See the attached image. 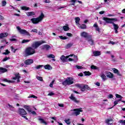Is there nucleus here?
I'll return each instance as SVG.
<instances>
[{
  "mask_svg": "<svg viewBox=\"0 0 125 125\" xmlns=\"http://www.w3.org/2000/svg\"><path fill=\"white\" fill-rule=\"evenodd\" d=\"M6 5V1H2V6H5Z\"/></svg>",
  "mask_w": 125,
  "mask_h": 125,
  "instance_id": "nucleus-52",
  "label": "nucleus"
},
{
  "mask_svg": "<svg viewBox=\"0 0 125 125\" xmlns=\"http://www.w3.org/2000/svg\"><path fill=\"white\" fill-rule=\"evenodd\" d=\"M8 36V33H2L0 34V39L1 40H2L3 38H6V37H7Z\"/></svg>",
  "mask_w": 125,
  "mask_h": 125,
  "instance_id": "nucleus-15",
  "label": "nucleus"
},
{
  "mask_svg": "<svg viewBox=\"0 0 125 125\" xmlns=\"http://www.w3.org/2000/svg\"><path fill=\"white\" fill-rule=\"evenodd\" d=\"M42 49H46V50H49L50 49V45L48 44L43 45L42 47Z\"/></svg>",
  "mask_w": 125,
  "mask_h": 125,
  "instance_id": "nucleus-17",
  "label": "nucleus"
},
{
  "mask_svg": "<svg viewBox=\"0 0 125 125\" xmlns=\"http://www.w3.org/2000/svg\"><path fill=\"white\" fill-rule=\"evenodd\" d=\"M17 29L18 31L21 35H24L25 36H30V33L25 29H22L20 27L17 26Z\"/></svg>",
  "mask_w": 125,
  "mask_h": 125,
  "instance_id": "nucleus-4",
  "label": "nucleus"
},
{
  "mask_svg": "<svg viewBox=\"0 0 125 125\" xmlns=\"http://www.w3.org/2000/svg\"><path fill=\"white\" fill-rule=\"evenodd\" d=\"M72 111H74V113L73 115H75L76 117L81 114V112H83V110H82V108H76L73 109Z\"/></svg>",
  "mask_w": 125,
  "mask_h": 125,
  "instance_id": "nucleus-6",
  "label": "nucleus"
},
{
  "mask_svg": "<svg viewBox=\"0 0 125 125\" xmlns=\"http://www.w3.org/2000/svg\"><path fill=\"white\" fill-rule=\"evenodd\" d=\"M100 77H101V78H102V79L103 80V81H106V75H105V74H104V72H102L101 73L100 75Z\"/></svg>",
  "mask_w": 125,
  "mask_h": 125,
  "instance_id": "nucleus-20",
  "label": "nucleus"
},
{
  "mask_svg": "<svg viewBox=\"0 0 125 125\" xmlns=\"http://www.w3.org/2000/svg\"><path fill=\"white\" fill-rule=\"evenodd\" d=\"M21 9L22 10H25L27 11V10H30V7L27 6H22L21 7Z\"/></svg>",
  "mask_w": 125,
  "mask_h": 125,
  "instance_id": "nucleus-28",
  "label": "nucleus"
},
{
  "mask_svg": "<svg viewBox=\"0 0 125 125\" xmlns=\"http://www.w3.org/2000/svg\"><path fill=\"white\" fill-rule=\"evenodd\" d=\"M19 113L21 116H22L23 118L24 119H26V120H28V118H27V117L25 116V115H27V112L25 110V109L23 108H20L19 110Z\"/></svg>",
  "mask_w": 125,
  "mask_h": 125,
  "instance_id": "nucleus-5",
  "label": "nucleus"
},
{
  "mask_svg": "<svg viewBox=\"0 0 125 125\" xmlns=\"http://www.w3.org/2000/svg\"><path fill=\"white\" fill-rule=\"evenodd\" d=\"M66 36H67L68 37H72L73 35L71 33H67L66 34Z\"/></svg>",
  "mask_w": 125,
  "mask_h": 125,
  "instance_id": "nucleus-56",
  "label": "nucleus"
},
{
  "mask_svg": "<svg viewBox=\"0 0 125 125\" xmlns=\"http://www.w3.org/2000/svg\"><path fill=\"white\" fill-rule=\"evenodd\" d=\"M24 108L25 109H26V110H27L28 111V112H29V113H31V109H30V106H29L27 105H24Z\"/></svg>",
  "mask_w": 125,
  "mask_h": 125,
  "instance_id": "nucleus-29",
  "label": "nucleus"
},
{
  "mask_svg": "<svg viewBox=\"0 0 125 125\" xmlns=\"http://www.w3.org/2000/svg\"><path fill=\"white\" fill-rule=\"evenodd\" d=\"M90 87L88 86V85L83 84L82 86V88L81 89V91H85V90H89Z\"/></svg>",
  "mask_w": 125,
  "mask_h": 125,
  "instance_id": "nucleus-9",
  "label": "nucleus"
},
{
  "mask_svg": "<svg viewBox=\"0 0 125 125\" xmlns=\"http://www.w3.org/2000/svg\"><path fill=\"white\" fill-rule=\"evenodd\" d=\"M112 20V22H114V21H118V19L117 18H111Z\"/></svg>",
  "mask_w": 125,
  "mask_h": 125,
  "instance_id": "nucleus-58",
  "label": "nucleus"
},
{
  "mask_svg": "<svg viewBox=\"0 0 125 125\" xmlns=\"http://www.w3.org/2000/svg\"><path fill=\"white\" fill-rule=\"evenodd\" d=\"M81 37H83V38H85V39H89V38H91V35H89L88 33L85 32H83L81 33Z\"/></svg>",
  "mask_w": 125,
  "mask_h": 125,
  "instance_id": "nucleus-7",
  "label": "nucleus"
},
{
  "mask_svg": "<svg viewBox=\"0 0 125 125\" xmlns=\"http://www.w3.org/2000/svg\"><path fill=\"white\" fill-rule=\"evenodd\" d=\"M76 67L78 69V70H80V69H83V66H80V65H76Z\"/></svg>",
  "mask_w": 125,
  "mask_h": 125,
  "instance_id": "nucleus-45",
  "label": "nucleus"
},
{
  "mask_svg": "<svg viewBox=\"0 0 125 125\" xmlns=\"http://www.w3.org/2000/svg\"><path fill=\"white\" fill-rule=\"evenodd\" d=\"M74 83V79L71 77L67 78L65 81H64L62 84L63 85H71Z\"/></svg>",
  "mask_w": 125,
  "mask_h": 125,
  "instance_id": "nucleus-3",
  "label": "nucleus"
},
{
  "mask_svg": "<svg viewBox=\"0 0 125 125\" xmlns=\"http://www.w3.org/2000/svg\"><path fill=\"white\" fill-rule=\"evenodd\" d=\"M44 2H45V3H49V2H50V1L49 0H45L44 1Z\"/></svg>",
  "mask_w": 125,
  "mask_h": 125,
  "instance_id": "nucleus-62",
  "label": "nucleus"
},
{
  "mask_svg": "<svg viewBox=\"0 0 125 125\" xmlns=\"http://www.w3.org/2000/svg\"><path fill=\"white\" fill-rule=\"evenodd\" d=\"M79 28H80V29H86V25L85 24H79L78 26Z\"/></svg>",
  "mask_w": 125,
  "mask_h": 125,
  "instance_id": "nucleus-27",
  "label": "nucleus"
},
{
  "mask_svg": "<svg viewBox=\"0 0 125 125\" xmlns=\"http://www.w3.org/2000/svg\"><path fill=\"white\" fill-rule=\"evenodd\" d=\"M105 13V12L104 11H102L99 12L100 14H104Z\"/></svg>",
  "mask_w": 125,
  "mask_h": 125,
  "instance_id": "nucleus-64",
  "label": "nucleus"
},
{
  "mask_svg": "<svg viewBox=\"0 0 125 125\" xmlns=\"http://www.w3.org/2000/svg\"><path fill=\"white\" fill-rule=\"evenodd\" d=\"M69 98H70V99L72 100V101H73L75 103H80V100H77V98H76V97H74V96L73 95V94H71L70 97H69Z\"/></svg>",
  "mask_w": 125,
  "mask_h": 125,
  "instance_id": "nucleus-11",
  "label": "nucleus"
},
{
  "mask_svg": "<svg viewBox=\"0 0 125 125\" xmlns=\"http://www.w3.org/2000/svg\"><path fill=\"white\" fill-rule=\"evenodd\" d=\"M63 29L64 31H69V30H70V28L66 25L63 26Z\"/></svg>",
  "mask_w": 125,
  "mask_h": 125,
  "instance_id": "nucleus-30",
  "label": "nucleus"
},
{
  "mask_svg": "<svg viewBox=\"0 0 125 125\" xmlns=\"http://www.w3.org/2000/svg\"><path fill=\"white\" fill-rule=\"evenodd\" d=\"M28 98H35L36 99H37V98H38V97H37L34 95H31L28 96Z\"/></svg>",
  "mask_w": 125,
  "mask_h": 125,
  "instance_id": "nucleus-42",
  "label": "nucleus"
},
{
  "mask_svg": "<svg viewBox=\"0 0 125 125\" xmlns=\"http://www.w3.org/2000/svg\"><path fill=\"white\" fill-rule=\"evenodd\" d=\"M83 74H84L85 76H90V75H91V73L89 71H84Z\"/></svg>",
  "mask_w": 125,
  "mask_h": 125,
  "instance_id": "nucleus-32",
  "label": "nucleus"
},
{
  "mask_svg": "<svg viewBox=\"0 0 125 125\" xmlns=\"http://www.w3.org/2000/svg\"><path fill=\"white\" fill-rule=\"evenodd\" d=\"M112 24L113 25V28L115 32V34H118V33H119V31H118V30L119 29V25L114 22Z\"/></svg>",
  "mask_w": 125,
  "mask_h": 125,
  "instance_id": "nucleus-12",
  "label": "nucleus"
},
{
  "mask_svg": "<svg viewBox=\"0 0 125 125\" xmlns=\"http://www.w3.org/2000/svg\"><path fill=\"white\" fill-rule=\"evenodd\" d=\"M103 20H104L107 24H113L114 22L112 20V18L104 17L103 18Z\"/></svg>",
  "mask_w": 125,
  "mask_h": 125,
  "instance_id": "nucleus-8",
  "label": "nucleus"
},
{
  "mask_svg": "<svg viewBox=\"0 0 125 125\" xmlns=\"http://www.w3.org/2000/svg\"><path fill=\"white\" fill-rule=\"evenodd\" d=\"M119 123H120L122 125H125V120H119Z\"/></svg>",
  "mask_w": 125,
  "mask_h": 125,
  "instance_id": "nucleus-37",
  "label": "nucleus"
},
{
  "mask_svg": "<svg viewBox=\"0 0 125 125\" xmlns=\"http://www.w3.org/2000/svg\"><path fill=\"white\" fill-rule=\"evenodd\" d=\"M10 42H16L17 40H16V39L13 38V39H10Z\"/></svg>",
  "mask_w": 125,
  "mask_h": 125,
  "instance_id": "nucleus-55",
  "label": "nucleus"
},
{
  "mask_svg": "<svg viewBox=\"0 0 125 125\" xmlns=\"http://www.w3.org/2000/svg\"><path fill=\"white\" fill-rule=\"evenodd\" d=\"M119 103V101H115L114 102L113 104H114L113 105V107H114V106H116V105H117V104H118Z\"/></svg>",
  "mask_w": 125,
  "mask_h": 125,
  "instance_id": "nucleus-53",
  "label": "nucleus"
},
{
  "mask_svg": "<svg viewBox=\"0 0 125 125\" xmlns=\"http://www.w3.org/2000/svg\"><path fill=\"white\" fill-rule=\"evenodd\" d=\"M93 54H94V56H99L101 55V53L98 51H94L93 52Z\"/></svg>",
  "mask_w": 125,
  "mask_h": 125,
  "instance_id": "nucleus-22",
  "label": "nucleus"
},
{
  "mask_svg": "<svg viewBox=\"0 0 125 125\" xmlns=\"http://www.w3.org/2000/svg\"><path fill=\"white\" fill-rule=\"evenodd\" d=\"M77 87H79V88H81V90H82V88L83 87V84H77L76 85Z\"/></svg>",
  "mask_w": 125,
  "mask_h": 125,
  "instance_id": "nucleus-36",
  "label": "nucleus"
},
{
  "mask_svg": "<svg viewBox=\"0 0 125 125\" xmlns=\"http://www.w3.org/2000/svg\"><path fill=\"white\" fill-rule=\"evenodd\" d=\"M9 59H10V58H9V57L7 58V57H6L4 58V59H3L2 60V61L4 62L5 61H7V60H8Z\"/></svg>",
  "mask_w": 125,
  "mask_h": 125,
  "instance_id": "nucleus-47",
  "label": "nucleus"
},
{
  "mask_svg": "<svg viewBox=\"0 0 125 125\" xmlns=\"http://www.w3.org/2000/svg\"><path fill=\"white\" fill-rule=\"evenodd\" d=\"M15 77L17 79H20V78H21V76H20L19 73H17L15 74Z\"/></svg>",
  "mask_w": 125,
  "mask_h": 125,
  "instance_id": "nucleus-46",
  "label": "nucleus"
},
{
  "mask_svg": "<svg viewBox=\"0 0 125 125\" xmlns=\"http://www.w3.org/2000/svg\"><path fill=\"white\" fill-rule=\"evenodd\" d=\"M88 42L91 45H94V41L91 38H89L87 39Z\"/></svg>",
  "mask_w": 125,
  "mask_h": 125,
  "instance_id": "nucleus-19",
  "label": "nucleus"
},
{
  "mask_svg": "<svg viewBox=\"0 0 125 125\" xmlns=\"http://www.w3.org/2000/svg\"><path fill=\"white\" fill-rule=\"evenodd\" d=\"M75 23H76V25H79L81 19H80L79 17H76L75 18Z\"/></svg>",
  "mask_w": 125,
  "mask_h": 125,
  "instance_id": "nucleus-23",
  "label": "nucleus"
},
{
  "mask_svg": "<svg viewBox=\"0 0 125 125\" xmlns=\"http://www.w3.org/2000/svg\"><path fill=\"white\" fill-rule=\"evenodd\" d=\"M34 63V61L33 59H27L24 61V64L25 65H31Z\"/></svg>",
  "mask_w": 125,
  "mask_h": 125,
  "instance_id": "nucleus-10",
  "label": "nucleus"
},
{
  "mask_svg": "<svg viewBox=\"0 0 125 125\" xmlns=\"http://www.w3.org/2000/svg\"><path fill=\"white\" fill-rule=\"evenodd\" d=\"M95 28H96V31H97L98 32H100V28H99V27L97 26V27H95Z\"/></svg>",
  "mask_w": 125,
  "mask_h": 125,
  "instance_id": "nucleus-59",
  "label": "nucleus"
},
{
  "mask_svg": "<svg viewBox=\"0 0 125 125\" xmlns=\"http://www.w3.org/2000/svg\"><path fill=\"white\" fill-rule=\"evenodd\" d=\"M42 67H43V65H37V66H36L35 68L37 70H39V69H41V68H42Z\"/></svg>",
  "mask_w": 125,
  "mask_h": 125,
  "instance_id": "nucleus-41",
  "label": "nucleus"
},
{
  "mask_svg": "<svg viewBox=\"0 0 125 125\" xmlns=\"http://www.w3.org/2000/svg\"><path fill=\"white\" fill-rule=\"evenodd\" d=\"M6 72H7V69L3 67H0V73H6Z\"/></svg>",
  "mask_w": 125,
  "mask_h": 125,
  "instance_id": "nucleus-24",
  "label": "nucleus"
},
{
  "mask_svg": "<svg viewBox=\"0 0 125 125\" xmlns=\"http://www.w3.org/2000/svg\"><path fill=\"white\" fill-rule=\"evenodd\" d=\"M10 53V51H8V50H6L5 52H3L2 54H4V55H8Z\"/></svg>",
  "mask_w": 125,
  "mask_h": 125,
  "instance_id": "nucleus-38",
  "label": "nucleus"
},
{
  "mask_svg": "<svg viewBox=\"0 0 125 125\" xmlns=\"http://www.w3.org/2000/svg\"><path fill=\"white\" fill-rule=\"evenodd\" d=\"M44 68L46 69V70H51V69H52V67L48 64L44 65Z\"/></svg>",
  "mask_w": 125,
  "mask_h": 125,
  "instance_id": "nucleus-25",
  "label": "nucleus"
},
{
  "mask_svg": "<svg viewBox=\"0 0 125 125\" xmlns=\"http://www.w3.org/2000/svg\"><path fill=\"white\" fill-rule=\"evenodd\" d=\"M111 122H113V119H107L105 121V124H107V125H112L113 123H110Z\"/></svg>",
  "mask_w": 125,
  "mask_h": 125,
  "instance_id": "nucleus-18",
  "label": "nucleus"
},
{
  "mask_svg": "<svg viewBox=\"0 0 125 125\" xmlns=\"http://www.w3.org/2000/svg\"><path fill=\"white\" fill-rule=\"evenodd\" d=\"M54 82H55V81H53L51 82V83L49 84V86H50V87H53V83H54Z\"/></svg>",
  "mask_w": 125,
  "mask_h": 125,
  "instance_id": "nucleus-54",
  "label": "nucleus"
},
{
  "mask_svg": "<svg viewBox=\"0 0 125 125\" xmlns=\"http://www.w3.org/2000/svg\"><path fill=\"white\" fill-rule=\"evenodd\" d=\"M71 2H73L71 4V5H75V3H76V1H77V0H71Z\"/></svg>",
  "mask_w": 125,
  "mask_h": 125,
  "instance_id": "nucleus-50",
  "label": "nucleus"
},
{
  "mask_svg": "<svg viewBox=\"0 0 125 125\" xmlns=\"http://www.w3.org/2000/svg\"><path fill=\"white\" fill-rule=\"evenodd\" d=\"M38 120L40 121L41 124H44V125H47V123L46 122H45L43 119L40 118H39Z\"/></svg>",
  "mask_w": 125,
  "mask_h": 125,
  "instance_id": "nucleus-26",
  "label": "nucleus"
},
{
  "mask_svg": "<svg viewBox=\"0 0 125 125\" xmlns=\"http://www.w3.org/2000/svg\"><path fill=\"white\" fill-rule=\"evenodd\" d=\"M112 71H113V73H114V74H117V75L118 76H119L120 77L122 76V74H121V73H120V71H119V70L115 68H112Z\"/></svg>",
  "mask_w": 125,
  "mask_h": 125,
  "instance_id": "nucleus-13",
  "label": "nucleus"
},
{
  "mask_svg": "<svg viewBox=\"0 0 125 125\" xmlns=\"http://www.w3.org/2000/svg\"><path fill=\"white\" fill-rule=\"evenodd\" d=\"M43 18H44V15L43 13H41V15L38 18H33L30 20L33 24H39L40 22L42 21Z\"/></svg>",
  "mask_w": 125,
  "mask_h": 125,
  "instance_id": "nucleus-2",
  "label": "nucleus"
},
{
  "mask_svg": "<svg viewBox=\"0 0 125 125\" xmlns=\"http://www.w3.org/2000/svg\"><path fill=\"white\" fill-rule=\"evenodd\" d=\"M30 41L31 40H23L21 42V43H25L26 42H30Z\"/></svg>",
  "mask_w": 125,
  "mask_h": 125,
  "instance_id": "nucleus-39",
  "label": "nucleus"
},
{
  "mask_svg": "<svg viewBox=\"0 0 125 125\" xmlns=\"http://www.w3.org/2000/svg\"><path fill=\"white\" fill-rule=\"evenodd\" d=\"M48 95L49 96H52V95H54V93H53L52 92H51L49 93L48 94Z\"/></svg>",
  "mask_w": 125,
  "mask_h": 125,
  "instance_id": "nucleus-57",
  "label": "nucleus"
},
{
  "mask_svg": "<svg viewBox=\"0 0 125 125\" xmlns=\"http://www.w3.org/2000/svg\"><path fill=\"white\" fill-rule=\"evenodd\" d=\"M11 48L12 51H13L14 53H15V52H16V51L17 50V49H14V47H13V46H11Z\"/></svg>",
  "mask_w": 125,
  "mask_h": 125,
  "instance_id": "nucleus-51",
  "label": "nucleus"
},
{
  "mask_svg": "<svg viewBox=\"0 0 125 125\" xmlns=\"http://www.w3.org/2000/svg\"><path fill=\"white\" fill-rule=\"evenodd\" d=\"M91 69H92L93 70H98V67L95 65H91Z\"/></svg>",
  "mask_w": 125,
  "mask_h": 125,
  "instance_id": "nucleus-35",
  "label": "nucleus"
},
{
  "mask_svg": "<svg viewBox=\"0 0 125 125\" xmlns=\"http://www.w3.org/2000/svg\"><path fill=\"white\" fill-rule=\"evenodd\" d=\"M2 82H5L6 83H12V81L8 80L6 79H2Z\"/></svg>",
  "mask_w": 125,
  "mask_h": 125,
  "instance_id": "nucleus-33",
  "label": "nucleus"
},
{
  "mask_svg": "<svg viewBox=\"0 0 125 125\" xmlns=\"http://www.w3.org/2000/svg\"><path fill=\"white\" fill-rule=\"evenodd\" d=\"M48 58H55V56L53 54H50L47 56Z\"/></svg>",
  "mask_w": 125,
  "mask_h": 125,
  "instance_id": "nucleus-40",
  "label": "nucleus"
},
{
  "mask_svg": "<svg viewBox=\"0 0 125 125\" xmlns=\"http://www.w3.org/2000/svg\"><path fill=\"white\" fill-rule=\"evenodd\" d=\"M36 13L35 12H28L26 13L27 16L30 17V16H34V15H35Z\"/></svg>",
  "mask_w": 125,
  "mask_h": 125,
  "instance_id": "nucleus-21",
  "label": "nucleus"
},
{
  "mask_svg": "<svg viewBox=\"0 0 125 125\" xmlns=\"http://www.w3.org/2000/svg\"><path fill=\"white\" fill-rule=\"evenodd\" d=\"M73 45V44L72 43H69V44H67L66 46V48H70V47H71V46H72Z\"/></svg>",
  "mask_w": 125,
  "mask_h": 125,
  "instance_id": "nucleus-43",
  "label": "nucleus"
},
{
  "mask_svg": "<svg viewBox=\"0 0 125 125\" xmlns=\"http://www.w3.org/2000/svg\"><path fill=\"white\" fill-rule=\"evenodd\" d=\"M37 80L40 81L41 82H43V80L42 79V77L38 76L37 77Z\"/></svg>",
  "mask_w": 125,
  "mask_h": 125,
  "instance_id": "nucleus-44",
  "label": "nucleus"
},
{
  "mask_svg": "<svg viewBox=\"0 0 125 125\" xmlns=\"http://www.w3.org/2000/svg\"><path fill=\"white\" fill-rule=\"evenodd\" d=\"M58 106H59V107H64V104H58Z\"/></svg>",
  "mask_w": 125,
  "mask_h": 125,
  "instance_id": "nucleus-61",
  "label": "nucleus"
},
{
  "mask_svg": "<svg viewBox=\"0 0 125 125\" xmlns=\"http://www.w3.org/2000/svg\"><path fill=\"white\" fill-rule=\"evenodd\" d=\"M114 97V96H113V95L112 94H109L108 95V98H113Z\"/></svg>",
  "mask_w": 125,
  "mask_h": 125,
  "instance_id": "nucleus-60",
  "label": "nucleus"
},
{
  "mask_svg": "<svg viewBox=\"0 0 125 125\" xmlns=\"http://www.w3.org/2000/svg\"><path fill=\"white\" fill-rule=\"evenodd\" d=\"M68 58H69V56L65 57L64 55L62 56L61 57V59L62 62H67L68 61Z\"/></svg>",
  "mask_w": 125,
  "mask_h": 125,
  "instance_id": "nucleus-14",
  "label": "nucleus"
},
{
  "mask_svg": "<svg viewBox=\"0 0 125 125\" xmlns=\"http://www.w3.org/2000/svg\"><path fill=\"white\" fill-rule=\"evenodd\" d=\"M59 38L61 39V40H67L68 38L66 37V36H59Z\"/></svg>",
  "mask_w": 125,
  "mask_h": 125,
  "instance_id": "nucleus-34",
  "label": "nucleus"
},
{
  "mask_svg": "<svg viewBox=\"0 0 125 125\" xmlns=\"http://www.w3.org/2000/svg\"><path fill=\"white\" fill-rule=\"evenodd\" d=\"M64 122L67 124V125H70V124H71V121H70V119H66L64 120Z\"/></svg>",
  "mask_w": 125,
  "mask_h": 125,
  "instance_id": "nucleus-31",
  "label": "nucleus"
},
{
  "mask_svg": "<svg viewBox=\"0 0 125 125\" xmlns=\"http://www.w3.org/2000/svg\"><path fill=\"white\" fill-rule=\"evenodd\" d=\"M106 73V77L107 78H109V79H113L114 78V74L111 72H107Z\"/></svg>",
  "mask_w": 125,
  "mask_h": 125,
  "instance_id": "nucleus-16",
  "label": "nucleus"
},
{
  "mask_svg": "<svg viewBox=\"0 0 125 125\" xmlns=\"http://www.w3.org/2000/svg\"><path fill=\"white\" fill-rule=\"evenodd\" d=\"M115 96L116 97V98H123V97L122 96H121L120 95H119L118 94H116L115 95Z\"/></svg>",
  "mask_w": 125,
  "mask_h": 125,
  "instance_id": "nucleus-48",
  "label": "nucleus"
},
{
  "mask_svg": "<svg viewBox=\"0 0 125 125\" xmlns=\"http://www.w3.org/2000/svg\"><path fill=\"white\" fill-rule=\"evenodd\" d=\"M31 33H38V30L37 29H33L31 31Z\"/></svg>",
  "mask_w": 125,
  "mask_h": 125,
  "instance_id": "nucleus-49",
  "label": "nucleus"
},
{
  "mask_svg": "<svg viewBox=\"0 0 125 125\" xmlns=\"http://www.w3.org/2000/svg\"><path fill=\"white\" fill-rule=\"evenodd\" d=\"M4 19V18L0 15V20H3Z\"/></svg>",
  "mask_w": 125,
  "mask_h": 125,
  "instance_id": "nucleus-63",
  "label": "nucleus"
},
{
  "mask_svg": "<svg viewBox=\"0 0 125 125\" xmlns=\"http://www.w3.org/2000/svg\"><path fill=\"white\" fill-rule=\"evenodd\" d=\"M42 43H45V42L37 41L34 42L31 45L32 47H28L25 49L23 52L24 56L25 57H28V56H30V55L35 54V53H36V50L35 49H37V48L40 45H42Z\"/></svg>",
  "mask_w": 125,
  "mask_h": 125,
  "instance_id": "nucleus-1",
  "label": "nucleus"
}]
</instances>
